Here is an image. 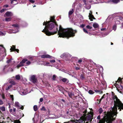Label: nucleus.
Segmentation results:
<instances>
[{"instance_id":"1","label":"nucleus","mask_w":123,"mask_h":123,"mask_svg":"<svg viewBox=\"0 0 123 123\" xmlns=\"http://www.w3.org/2000/svg\"><path fill=\"white\" fill-rule=\"evenodd\" d=\"M77 30H74L71 28L64 29L62 27L61 25H60L59 31H58V34L59 35L58 37H66L68 38L74 37L75 34L77 33Z\"/></svg>"},{"instance_id":"2","label":"nucleus","mask_w":123,"mask_h":123,"mask_svg":"<svg viewBox=\"0 0 123 123\" xmlns=\"http://www.w3.org/2000/svg\"><path fill=\"white\" fill-rule=\"evenodd\" d=\"M113 109L114 111L113 112L108 111L106 114V112H105V116L101 120H100L98 123H112V122L115 119L113 117L115 115L116 116V114L118 113L117 111Z\"/></svg>"},{"instance_id":"3","label":"nucleus","mask_w":123,"mask_h":123,"mask_svg":"<svg viewBox=\"0 0 123 123\" xmlns=\"http://www.w3.org/2000/svg\"><path fill=\"white\" fill-rule=\"evenodd\" d=\"M55 23H50V21H47L46 22H45L43 23V25H45V28L48 29V30H53V31L54 32V30L56 29V27H55Z\"/></svg>"},{"instance_id":"4","label":"nucleus","mask_w":123,"mask_h":123,"mask_svg":"<svg viewBox=\"0 0 123 123\" xmlns=\"http://www.w3.org/2000/svg\"><path fill=\"white\" fill-rule=\"evenodd\" d=\"M55 30H54V32H50L48 30V29L45 28V27L44 29H43V31H42V32L45 34L47 36H50L57 33L58 30H57V29Z\"/></svg>"},{"instance_id":"5","label":"nucleus","mask_w":123,"mask_h":123,"mask_svg":"<svg viewBox=\"0 0 123 123\" xmlns=\"http://www.w3.org/2000/svg\"><path fill=\"white\" fill-rule=\"evenodd\" d=\"M55 17L54 16H51L50 18V20L48 21H50V23L52 22L53 23H55V25H56V29L57 28V30H58V25L57 24V23L55 19Z\"/></svg>"},{"instance_id":"6","label":"nucleus","mask_w":123,"mask_h":123,"mask_svg":"<svg viewBox=\"0 0 123 123\" xmlns=\"http://www.w3.org/2000/svg\"><path fill=\"white\" fill-rule=\"evenodd\" d=\"M117 107H118V109L119 110V111H121V110H123V104L121 103V104L115 106L113 109L117 111Z\"/></svg>"},{"instance_id":"7","label":"nucleus","mask_w":123,"mask_h":123,"mask_svg":"<svg viewBox=\"0 0 123 123\" xmlns=\"http://www.w3.org/2000/svg\"><path fill=\"white\" fill-rule=\"evenodd\" d=\"M89 114H91V115H88L86 117V118L87 121H89L90 122H91L92 119H93V113L92 112H89Z\"/></svg>"},{"instance_id":"8","label":"nucleus","mask_w":123,"mask_h":123,"mask_svg":"<svg viewBox=\"0 0 123 123\" xmlns=\"http://www.w3.org/2000/svg\"><path fill=\"white\" fill-rule=\"evenodd\" d=\"M30 80L32 81L33 83H35L37 82V78H36L35 75H32L30 77Z\"/></svg>"},{"instance_id":"9","label":"nucleus","mask_w":123,"mask_h":123,"mask_svg":"<svg viewBox=\"0 0 123 123\" xmlns=\"http://www.w3.org/2000/svg\"><path fill=\"white\" fill-rule=\"evenodd\" d=\"M114 106L122 103L118 99H117L116 100H114Z\"/></svg>"},{"instance_id":"10","label":"nucleus","mask_w":123,"mask_h":123,"mask_svg":"<svg viewBox=\"0 0 123 123\" xmlns=\"http://www.w3.org/2000/svg\"><path fill=\"white\" fill-rule=\"evenodd\" d=\"M80 121L79 123H85V121H86V117L84 116H82L80 118Z\"/></svg>"},{"instance_id":"11","label":"nucleus","mask_w":123,"mask_h":123,"mask_svg":"<svg viewBox=\"0 0 123 123\" xmlns=\"http://www.w3.org/2000/svg\"><path fill=\"white\" fill-rule=\"evenodd\" d=\"M12 47L10 49V50H11V51L12 52L13 51H15L18 53V52L19 51L18 49H16L15 48V46L14 45H12Z\"/></svg>"},{"instance_id":"12","label":"nucleus","mask_w":123,"mask_h":123,"mask_svg":"<svg viewBox=\"0 0 123 123\" xmlns=\"http://www.w3.org/2000/svg\"><path fill=\"white\" fill-rule=\"evenodd\" d=\"M91 13H89V15L88 16L89 19L91 21H92L93 19H95V18L94 17L93 15L92 14L91 11Z\"/></svg>"},{"instance_id":"13","label":"nucleus","mask_w":123,"mask_h":123,"mask_svg":"<svg viewBox=\"0 0 123 123\" xmlns=\"http://www.w3.org/2000/svg\"><path fill=\"white\" fill-rule=\"evenodd\" d=\"M17 116L18 117L20 118L19 119H20L24 116V114L22 113V111H20L19 112V114H17Z\"/></svg>"},{"instance_id":"14","label":"nucleus","mask_w":123,"mask_h":123,"mask_svg":"<svg viewBox=\"0 0 123 123\" xmlns=\"http://www.w3.org/2000/svg\"><path fill=\"white\" fill-rule=\"evenodd\" d=\"M41 57L42 58H51L52 56L48 55H43L41 56Z\"/></svg>"},{"instance_id":"15","label":"nucleus","mask_w":123,"mask_h":123,"mask_svg":"<svg viewBox=\"0 0 123 123\" xmlns=\"http://www.w3.org/2000/svg\"><path fill=\"white\" fill-rule=\"evenodd\" d=\"M6 16L7 17L12 16V14L11 12H7L5 14Z\"/></svg>"},{"instance_id":"16","label":"nucleus","mask_w":123,"mask_h":123,"mask_svg":"<svg viewBox=\"0 0 123 123\" xmlns=\"http://www.w3.org/2000/svg\"><path fill=\"white\" fill-rule=\"evenodd\" d=\"M61 80L64 82H66L68 83V80L66 78H64L61 79Z\"/></svg>"},{"instance_id":"17","label":"nucleus","mask_w":123,"mask_h":123,"mask_svg":"<svg viewBox=\"0 0 123 123\" xmlns=\"http://www.w3.org/2000/svg\"><path fill=\"white\" fill-rule=\"evenodd\" d=\"M57 87H58V89L59 91L61 92H62V90H63V88L61 86L59 85L57 86Z\"/></svg>"},{"instance_id":"18","label":"nucleus","mask_w":123,"mask_h":123,"mask_svg":"<svg viewBox=\"0 0 123 123\" xmlns=\"http://www.w3.org/2000/svg\"><path fill=\"white\" fill-rule=\"evenodd\" d=\"M119 82H120L122 83V79L120 78L119 77L118 78V80L117 81L116 83V85H118V84H117V83H119Z\"/></svg>"},{"instance_id":"19","label":"nucleus","mask_w":123,"mask_h":123,"mask_svg":"<svg viewBox=\"0 0 123 123\" xmlns=\"http://www.w3.org/2000/svg\"><path fill=\"white\" fill-rule=\"evenodd\" d=\"M92 26L94 28H97L99 26L98 24L96 23H94L93 25Z\"/></svg>"},{"instance_id":"20","label":"nucleus","mask_w":123,"mask_h":123,"mask_svg":"<svg viewBox=\"0 0 123 123\" xmlns=\"http://www.w3.org/2000/svg\"><path fill=\"white\" fill-rule=\"evenodd\" d=\"M80 78L81 80H84L86 79L85 76L83 75H81Z\"/></svg>"},{"instance_id":"21","label":"nucleus","mask_w":123,"mask_h":123,"mask_svg":"<svg viewBox=\"0 0 123 123\" xmlns=\"http://www.w3.org/2000/svg\"><path fill=\"white\" fill-rule=\"evenodd\" d=\"M28 61V60L27 59H23L20 62L21 63L23 64L24 63H25V62Z\"/></svg>"},{"instance_id":"22","label":"nucleus","mask_w":123,"mask_h":123,"mask_svg":"<svg viewBox=\"0 0 123 123\" xmlns=\"http://www.w3.org/2000/svg\"><path fill=\"white\" fill-rule=\"evenodd\" d=\"M68 94L70 97H72V96H74V94L72 92H68Z\"/></svg>"},{"instance_id":"23","label":"nucleus","mask_w":123,"mask_h":123,"mask_svg":"<svg viewBox=\"0 0 123 123\" xmlns=\"http://www.w3.org/2000/svg\"><path fill=\"white\" fill-rule=\"evenodd\" d=\"M111 1L114 3L117 4L120 1V0H112Z\"/></svg>"},{"instance_id":"24","label":"nucleus","mask_w":123,"mask_h":123,"mask_svg":"<svg viewBox=\"0 0 123 123\" xmlns=\"http://www.w3.org/2000/svg\"><path fill=\"white\" fill-rule=\"evenodd\" d=\"M24 66V64H23L22 63H21V62H20L19 64L17 66V67L18 68H19L20 67L22 66Z\"/></svg>"},{"instance_id":"25","label":"nucleus","mask_w":123,"mask_h":123,"mask_svg":"<svg viewBox=\"0 0 123 123\" xmlns=\"http://www.w3.org/2000/svg\"><path fill=\"white\" fill-rule=\"evenodd\" d=\"M74 12V11L73 9H72V11H70L69 12V13H68V14H69V16H70Z\"/></svg>"},{"instance_id":"26","label":"nucleus","mask_w":123,"mask_h":123,"mask_svg":"<svg viewBox=\"0 0 123 123\" xmlns=\"http://www.w3.org/2000/svg\"><path fill=\"white\" fill-rule=\"evenodd\" d=\"M19 120H13V122L15 123H21V122Z\"/></svg>"},{"instance_id":"27","label":"nucleus","mask_w":123,"mask_h":123,"mask_svg":"<svg viewBox=\"0 0 123 123\" xmlns=\"http://www.w3.org/2000/svg\"><path fill=\"white\" fill-rule=\"evenodd\" d=\"M13 121H12L11 119H10L9 117H8L7 118V122L9 123L10 122H13Z\"/></svg>"},{"instance_id":"28","label":"nucleus","mask_w":123,"mask_h":123,"mask_svg":"<svg viewBox=\"0 0 123 123\" xmlns=\"http://www.w3.org/2000/svg\"><path fill=\"white\" fill-rule=\"evenodd\" d=\"M12 18H5V21H11Z\"/></svg>"},{"instance_id":"29","label":"nucleus","mask_w":123,"mask_h":123,"mask_svg":"<svg viewBox=\"0 0 123 123\" xmlns=\"http://www.w3.org/2000/svg\"><path fill=\"white\" fill-rule=\"evenodd\" d=\"M0 110H1L2 111H5V107L4 106L0 107Z\"/></svg>"},{"instance_id":"30","label":"nucleus","mask_w":123,"mask_h":123,"mask_svg":"<svg viewBox=\"0 0 123 123\" xmlns=\"http://www.w3.org/2000/svg\"><path fill=\"white\" fill-rule=\"evenodd\" d=\"M15 78L16 80H19L20 78V76L19 75H16L15 76Z\"/></svg>"},{"instance_id":"31","label":"nucleus","mask_w":123,"mask_h":123,"mask_svg":"<svg viewBox=\"0 0 123 123\" xmlns=\"http://www.w3.org/2000/svg\"><path fill=\"white\" fill-rule=\"evenodd\" d=\"M4 114L2 113L0 114V118H1L2 119H5L4 117Z\"/></svg>"},{"instance_id":"32","label":"nucleus","mask_w":123,"mask_h":123,"mask_svg":"<svg viewBox=\"0 0 123 123\" xmlns=\"http://www.w3.org/2000/svg\"><path fill=\"white\" fill-rule=\"evenodd\" d=\"M34 110L35 111H37V106L36 105H35L33 107Z\"/></svg>"},{"instance_id":"33","label":"nucleus","mask_w":123,"mask_h":123,"mask_svg":"<svg viewBox=\"0 0 123 123\" xmlns=\"http://www.w3.org/2000/svg\"><path fill=\"white\" fill-rule=\"evenodd\" d=\"M12 85H10L9 86H8V87L6 88V90H8L10 89L11 87H12Z\"/></svg>"},{"instance_id":"34","label":"nucleus","mask_w":123,"mask_h":123,"mask_svg":"<svg viewBox=\"0 0 123 123\" xmlns=\"http://www.w3.org/2000/svg\"><path fill=\"white\" fill-rule=\"evenodd\" d=\"M83 113H84V114H83V116H84L85 117H86V113H87L86 110H85Z\"/></svg>"},{"instance_id":"35","label":"nucleus","mask_w":123,"mask_h":123,"mask_svg":"<svg viewBox=\"0 0 123 123\" xmlns=\"http://www.w3.org/2000/svg\"><path fill=\"white\" fill-rule=\"evenodd\" d=\"M56 76L55 75H53V77L52 78V79L54 80H56Z\"/></svg>"},{"instance_id":"36","label":"nucleus","mask_w":123,"mask_h":123,"mask_svg":"<svg viewBox=\"0 0 123 123\" xmlns=\"http://www.w3.org/2000/svg\"><path fill=\"white\" fill-rule=\"evenodd\" d=\"M12 59L11 58L7 60L6 62L7 63H10L11 62V61L12 60Z\"/></svg>"},{"instance_id":"37","label":"nucleus","mask_w":123,"mask_h":123,"mask_svg":"<svg viewBox=\"0 0 123 123\" xmlns=\"http://www.w3.org/2000/svg\"><path fill=\"white\" fill-rule=\"evenodd\" d=\"M88 92L90 94H92L94 93L93 91L91 90H89V91Z\"/></svg>"},{"instance_id":"38","label":"nucleus","mask_w":123,"mask_h":123,"mask_svg":"<svg viewBox=\"0 0 123 123\" xmlns=\"http://www.w3.org/2000/svg\"><path fill=\"white\" fill-rule=\"evenodd\" d=\"M83 31L84 32L88 34V31H87V30L86 29H85L84 28H83Z\"/></svg>"},{"instance_id":"39","label":"nucleus","mask_w":123,"mask_h":123,"mask_svg":"<svg viewBox=\"0 0 123 123\" xmlns=\"http://www.w3.org/2000/svg\"><path fill=\"white\" fill-rule=\"evenodd\" d=\"M1 97L3 99H5V95L3 93L1 95Z\"/></svg>"},{"instance_id":"40","label":"nucleus","mask_w":123,"mask_h":123,"mask_svg":"<svg viewBox=\"0 0 123 123\" xmlns=\"http://www.w3.org/2000/svg\"><path fill=\"white\" fill-rule=\"evenodd\" d=\"M13 26L15 27L16 28H18L19 27V25L17 24H13L12 25Z\"/></svg>"},{"instance_id":"41","label":"nucleus","mask_w":123,"mask_h":123,"mask_svg":"<svg viewBox=\"0 0 123 123\" xmlns=\"http://www.w3.org/2000/svg\"><path fill=\"white\" fill-rule=\"evenodd\" d=\"M19 102H15V105L16 107H19Z\"/></svg>"},{"instance_id":"42","label":"nucleus","mask_w":123,"mask_h":123,"mask_svg":"<svg viewBox=\"0 0 123 123\" xmlns=\"http://www.w3.org/2000/svg\"><path fill=\"white\" fill-rule=\"evenodd\" d=\"M99 112L100 114L101 113L103 112V110L102 108H100L99 110Z\"/></svg>"},{"instance_id":"43","label":"nucleus","mask_w":123,"mask_h":123,"mask_svg":"<svg viewBox=\"0 0 123 123\" xmlns=\"http://www.w3.org/2000/svg\"><path fill=\"white\" fill-rule=\"evenodd\" d=\"M1 118H0V123H5V122H4V120Z\"/></svg>"},{"instance_id":"44","label":"nucleus","mask_w":123,"mask_h":123,"mask_svg":"<svg viewBox=\"0 0 123 123\" xmlns=\"http://www.w3.org/2000/svg\"><path fill=\"white\" fill-rule=\"evenodd\" d=\"M84 88L85 89V90H86V91H87L88 89V88L87 86H84Z\"/></svg>"},{"instance_id":"45","label":"nucleus","mask_w":123,"mask_h":123,"mask_svg":"<svg viewBox=\"0 0 123 123\" xmlns=\"http://www.w3.org/2000/svg\"><path fill=\"white\" fill-rule=\"evenodd\" d=\"M9 111L11 113V114H13V110L12 109H11L9 110Z\"/></svg>"},{"instance_id":"46","label":"nucleus","mask_w":123,"mask_h":123,"mask_svg":"<svg viewBox=\"0 0 123 123\" xmlns=\"http://www.w3.org/2000/svg\"><path fill=\"white\" fill-rule=\"evenodd\" d=\"M86 28L89 29H91L92 28V27L89 25H88L86 26Z\"/></svg>"},{"instance_id":"47","label":"nucleus","mask_w":123,"mask_h":123,"mask_svg":"<svg viewBox=\"0 0 123 123\" xmlns=\"http://www.w3.org/2000/svg\"><path fill=\"white\" fill-rule=\"evenodd\" d=\"M41 110L43 111H45L46 110V109L45 107L44 106H43L42 107L41 109Z\"/></svg>"},{"instance_id":"48","label":"nucleus","mask_w":123,"mask_h":123,"mask_svg":"<svg viewBox=\"0 0 123 123\" xmlns=\"http://www.w3.org/2000/svg\"><path fill=\"white\" fill-rule=\"evenodd\" d=\"M26 63L27 66H28L30 64L31 62L30 61H28L26 62Z\"/></svg>"},{"instance_id":"49","label":"nucleus","mask_w":123,"mask_h":123,"mask_svg":"<svg viewBox=\"0 0 123 123\" xmlns=\"http://www.w3.org/2000/svg\"><path fill=\"white\" fill-rule=\"evenodd\" d=\"M10 97L12 98V100H13V95H10Z\"/></svg>"},{"instance_id":"50","label":"nucleus","mask_w":123,"mask_h":123,"mask_svg":"<svg viewBox=\"0 0 123 123\" xmlns=\"http://www.w3.org/2000/svg\"><path fill=\"white\" fill-rule=\"evenodd\" d=\"M13 114H15L16 112V109L15 108H13Z\"/></svg>"},{"instance_id":"51","label":"nucleus","mask_w":123,"mask_h":123,"mask_svg":"<svg viewBox=\"0 0 123 123\" xmlns=\"http://www.w3.org/2000/svg\"><path fill=\"white\" fill-rule=\"evenodd\" d=\"M85 26V25L84 24H82L80 26V27L81 28H84Z\"/></svg>"},{"instance_id":"52","label":"nucleus","mask_w":123,"mask_h":123,"mask_svg":"<svg viewBox=\"0 0 123 123\" xmlns=\"http://www.w3.org/2000/svg\"><path fill=\"white\" fill-rule=\"evenodd\" d=\"M80 120H77V119H76L75 120V121L76 122V123H79V122H80Z\"/></svg>"},{"instance_id":"53","label":"nucleus","mask_w":123,"mask_h":123,"mask_svg":"<svg viewBox=\"0 0 123 123\" xmlns=\"http://www.w3.org/2000/svg\"><path fill=\"white\" fill-rule=\"evenodd\" d=\"M114 100H115V99H116V100L117 99H118V97H117L116 95L114 96Z\"/></svg>"},{"instance_id":"54","label":"nucleus","mask_w":123,"mask_h":123,"mask_svg":"<svg viewBox=\"0 0 123 123\" xmlns=\"http://www.w3.org/2000/svg\"><path fill=\"white\" fill-rule=\"evenodd\" d=\"M10 83H11V84H12V85H15V83L13 82V81H11L10 82Z\"/></svg>"},{"instance_id":"55","label":"nucleus","mask_w":123,"mask_h":123,"mask_svg":"<svg viewBox=\"0 0 123 123\" xmlns=\"http://www.w3.org/2000/svg\"><path fill=\"white\" fill-rule=\"evenodd\" d=\"M29 1L30 3H34L35 2L34 0H29Z\"/></svg>"},{"instance_id":"56","label":"nucleus","mask_w":123,"mask_h":123,"mask_svg":"<svg viewBox=\"0 0 123 123\" xmlns=\"http://www.w3.org/2000/svg\"><path fill=\"white\" fill-rule=\"evenodd\" d=\"M50 62L51 63H55V61L54 60H50Z\"/></svg>"},{"instance_id":"57","label":"nucleus","mask_w":123,"mask_h":123,"mask_svg":"<svg viewBox=\"0 0 123 123\" xmlns=\"http://www.w3.org/2000/svg\"><path fill=\"white\" fill-rule=\"evenodd\" d=\"M5 8H3V9H2L0 11V12L1 13H2V12H4L5 11Z\"/></svg>"},{"instance_id":"58","label":"nucleus","mask_w":123,"mask_h":123,"mask_svg":"<svg viewBox=\"0 0 123 123\" xmlns=\"http://www.w3.org/2000/svg\"><path fill=\"white\" fill-rule=\"evenodd\" d=\"M81 62H82V60L81 59H80L78 61V63H79L80 64Z\"/></svg>"},{"instance_id":"59","label":"nucleus","mask_w":123,"mask_h":123,"mask_svg":"<svg viewBox=\"0 0 123 123\" xmlns=\"http://www.w3.org/2000/svg\"><path fill=\"white\" fill-rule=\"evenodd\" d=\"M4 33L1 31H0V35L3 36L4 35Z\"/></svg>"},{"instance_id":"60","label":"nucleus","mask_w":123,"mask_h":123,"mask_svg":"<svg viewBox=\"0 0 123 123\" xmlns=\"http://www.w3.org/2000/svg\"><path fill=\"white\" fill-rule=\"evenodd\" d=\"M3 104V102L2 100H0V105H1Z\"/></svg>"},{"instance_id":"61","label":"nucleus","mask_w":123,"mask_h":123,"mask_svg":"<svg viewBox=\"0 0 123 123\" xmlns=\"http://www.w3.org/2000/svg\"><path fill=\"white\" fill-rule=\"evenodd\" d=\"M97 0H91V2H96Z\"/></svg>"},{"instance_id":"62","label":"nucleus","mask_w":123,"mask_h":123,"mask_svg":"<svg viewBox=\"0 0 123 123\" xmlns=\"http://www.w3.org/2000/svg\"><path fill=\"white\" fill-rule=\"evenodd\" d=\"M43 98H40V101L41 102H42L43 101Z\"/></svg>"},{"instance_id":"63","label":"nucleus","mask_w":123,"mask_h":123,"mask_svg":"<svg viewBox=\"0 0 123 123\" xmlns=\"http://www.w3.org/2000/svg\"><path fill=\"white\" fill-rule=\"evenodd\" d=\"M97 119H99V120H100L101 119H100V115H98V116L97 117Z\"/></svg>"},{"instance_id":"64","label":"nucleus","mask_w":123,"mask_h":123,"mask_svg":"<svg viewBox=\"0 0 123 123\" xmlns=\"http://www.w3.org/2000/svg\"><path fill=\"white\" fill-rule=\"evenodd\" d=\"M8 7V5H5L4 6V7L7 8Z\"/></svg>"}]
</instances>
